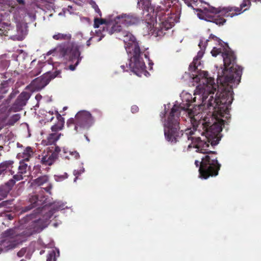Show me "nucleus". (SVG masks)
I'll return each instance as SVG.
<instances>
[{
	"instance_id": "obj_13",
	"label": "nucleus",
	"mask_w": 261,
	"mask_h": 261,
	"mask_svg": "<svg viewBox=\"0 0 261 261\" xmlns=\"http://www.w3.org/2000/svg\"><path fill=\"white\" fill-rule=\"evenodd\" d=\"M161 4V5L159 6V8L164 14H166L165 12H168L169 14H170V12L171 14H174L173 12V11L172 9L169 12V9L170 8L171 6H172L173 8H175V9H178V7L180 5L179 0H163Z\"/></svg>"
},
{
	"instance_id": "obj_34",
	"label": "nucleus",
	"mask_w": 261,
	"mask_h": 261,
	"mask_svg": "<svg viewBox=\"0 0 261 261\" xmlns=\"http://www.w3.org/2000/svg\"><path fill=\"white\" fill-rule=\"evenodd\" d=\"M139 111V108L136 105H134L131 107V112L133 113H136Z\"/></svg>"
},
{
	"instance_id": "obj_27",
	"label": "nucleus",
	"mask_w": 261,
	"mask_h": 261,
	"mask_svg": "<svg viewBox=\"0 0 261 261\" xmlns=\"http://www.w3.org/2000/svg\"><path fill=\"white\" fill-rule=\"evenodd\" d=\"M18 181L17 180H16L14 178V176H13V178L10 179L5 184V186L7 187V190L8 191H10L13 187L14 186V185L16 183V181Z\"/></svg>"
},
{
	"instance_id": "obj_1",
	"label": "nucleus",
	"mask_w": 261,
	"mask_h": 261,
	"mask_svg": "<svg viewBox=\"0 0 261 261\" xmlns=\"http://www.w3.org/2000/svg\"><path fill=\"white\" fill-rule=\"evenodd\" d=\"M174 105L165 123L164 135L166 139L176 143L181 138L191 140L196 151L205 154L201 161H195L196 167H199V176L207 179L218 175L221 165L219 163L216 151H211L208 148L217 145L220 140L219 134L222 131L224 120L221 115L212 110L210 115L202 120H197L199 113L196 110Z\"/></svg>"
},
{
	"instance_id": "obj_23",
	"label": "nucleus",
	"mask_w": 261,
	"mask_h": 261,
	"mask_svg": "<svg viewBox=\"0 0 261 261\" xmlns=\"http://www.w3.org/2000/svg\"><path fill=\"white\" fill-rule=\"evenodd\" d=\"M108 24L107 20L105 19L99 18H95L94 20V28H98L99 27L100 25H104L103 27H106V25Z\"/></svg>"
},
{
	"instance_id": "obj_25",
	"label": "nucleus",
	"mask_w": 261,
	"mask_h": 261,
	"mask_svg": "<svg viewBox=\"0 0 261 261\" xmlns=\"http://www.w3.org/2000/svg\"><path fill=\"white\" fill-rule=\"evenodd\" d=\"M64 123L65 122H62L61 121L60 122H57L51 126V129L52 132L54 133H58V131L62 129L64 127Z\"/></svg>"
},
{
	"instance_id": "obj_43",
	"label": "nucleus",
	"mask_w": 261,
	"mask_h": 261,
	"mask_svg": "<svg viewBox=\"0 0 261 261\" xmlns=\"http://www.w3.org/2000/svg\"><path fill=\"white\" fill-rule=\"evenodd\" d=\"M202 41H200V42H199V45H198L200 46V47H201V44H202Z\"/></svg>"
},
{
	"instance_id": "obj_3",
	"label": "nucleus",
	"mask_w": 261,
	"mask_h": 261,
	"mask_svg": "<svg viewBox=\"0 0 261 261\" xmlns=\"http://www.w3.org/2000/svg\"><path fill=\"white\" fill-rule=\"evenodd\" d=\"M47 198L42 195H38L35 193L29 194V201L30 205L23 208L24 212L37 207L33 213L27 215L24 218V221L29 223V226L21 232H18L16 228H10L5 230L2 234L1 246L5 248L6 251L15 248L21 243L25 239L32 234L41 232L45 227V222L40 218V214L42 209V206L46 205Z\"/></svg>"
},
{
	"instance_id": "obj_12",
	"label": "nucleus",
	"mask_w": 261,
	"mask_h": 261,
	"mask_svg": "<svg viewBox=\"0 0 261 261\" xmlns=\"http://www.w3.org/2000/svg\"><path fill=\"white\" fill-rule=\"evenodd\" d=\"M33 183L35 185L41 187L46 186L42 188L47 193H51V190L52 189V185L49 182V176L47 175H43L38 176L37 178L33 180Z\"/></svg>"
},
{
	"instance_id": "obj_46",
	"label": "nucleus",
	"mask_w": 261,
	"mask_h": 261,
	"mask_svg": "<svg viewBox=\"0 0 261 261\" xmlns=\"http://www.w3.org/2000/svg\"><path fill=\"white\" fill-rule=\"evenodd\" d=\"M3 250V249L2 247H0V252Z\"/></svg>"
},
{
	"instance_id": "obj_18",
	"label": "nucleus",
	"mask_w": 261,
	"mask_h": 261,
	"mask_svg": "<svg viewBox=\"0 0 261 261\" xmlns=\"http://www.w3.org/2000/svg\"><path fill=\"white\" fill-rule=\"evenodd\" d=\"M61 135V133H51L48 135L46 139L42 140V144L44 145L55 144L56 142L60 139Z\"/></svg>"
},
{
	"instance_id": "obj_10",
	"label": "nucleus",
	"mask_w": 261,
	"mask_h": 261,
	"mask_svg": "<svg viewBox=\"0 0 261 261\" xmlns=\"http://www.w3.org/2000/svg\"><path fill=\"white\" fill-rule=\"evenodd\" d=\"M261 2V0H243L240 7H227L229 17H232L238 15L248 10L251 5V2Z\"/></svg>"
},
{
	"instance_id": "obj_32",
	"label": "nucleus",
	"mask_w": 261,
	"mask_h": 261,
	"mask_svg": "<svg viewBox=\"0 0 261 261\" xmlns=\"http://www.w3.org/2000/svg\"><path fill=\"white\" fill-rule=\"evenodd\" d=\"M56 117L58 120V122H60V121L62 122H65L64 118L62 117L60 114L58 112H56Z\"/></svg>"
},
{
	"instance_id": "obj_45",
	"label": "nucleus",
	"mask_w": 261,
	"mask_h": 261,
	"mask_svg": "<svg viewBox=\"0 0 261 261\" xmlns=\"http://www.w3.org/2000/svg\"><path fill=\"white\" fill-rule=\"evenodd\" d=\"M138 4H140V2H141V0H138Z\"/></svg>"
},
{
	"instance_id": "obj_37",
	"label": "nucleus",
	"mask_w": 261,
	"mask_h": 261,
	"mask_svg": "<svg viewBox=\"0 0 261 261\" xmlns=\"http://www.w3.org/2000/svg\"><path fill=\"white\" fill-rule=\"evenodd\" d=\"M95 11L97 13H98L99 15L101 17V12L97 6V8L95 9Z\"/></svg>"
},
{
	"instance_id": "obj_31",
	"label": "nucleus",
	"mask_w": 261,
	"mask_h": 261,
	"mask_svg": "<svg viewBox=\"0 0 261 261\" xmlns=\"http://www.w3.org/2000/svg\"><path fill=\"white\" fill-rule=\"evenodd\" d=\"M20 118V114H16L15 115H13L11 118V120L14 123L16 122L17 121L19 120Z\"/></svg>"
},
{
	"instance_id": "obj_50",
	"label": "nucleus",
	"mask_w": 261,
	"mask_h": 261,
	"mask_svg": "<svg viewBox=\"0 0 261 261\" xmlns=\"http://www.w3.org/2000/svg\"><path fill=\"white\" fill-rule=\"evenodd\" d=\"M44 251H41L40 252V254H42V253H43Z\"/></svg>"
},
{
	"instance_id": "obj_16",
	"label": "nucleus",
	"mask_w": 261,
	"mask_h": 261,
	"mask_svg": "<svg viewBox=\"0 0 261 261\" xmlns=\"http://www.w3.org/2000/svg\"><path fill=\"white\" fill-rule=\"evenodd\" d=\"M26 161H21L19 162L18 167V172L16 174L14 175V178L17 180H20L23 179L22 174L27 173L30 169V166H28L25 162Z\"/></svg>"
},
{
	"instance_id": "obj_48",
	"label": "nucleus",
	"mask_w": 261,
	"mask_h": 261,
	"mask_svg": "<svg viewBox=\"0 0 261 261\" xmlns=\"http://www.w3.org/2000/svg\"><path fill=\"white\" fill-rule=\"evenodd\" d=\"M68 8H70V9H71V8H72V7H71V6H68Z\"/></svg>"
},
{
	"instance_id": "obj_8",
	"label": "nucleus",
	"mask_w": 261,
	"mask_h": 261,
	"mask_svg": "<svg viewBox=\"0 0 261 261\" xmlns=\"http://www.w3.org/2000/svg\"><path fill=\"white\" fill-rule=\"evenodd\" d=\"M60 52L63 57L68 58L69 60L72 62L76 61L74 65H70L69 66L70 70H74L75 69V67L82 60V57H80V52L78 46L72 43L68 42L67 44L61 46Z\"/></svg>"
},
{
	"instance_id": "obj_38",
	"label": "nucleus",
	"mask_w": 261,
	"mask_h": 261,
	"mask_svg": "<svg viewBox=\"0 0 261 261\" xmlns=\"http://www.w3.org/2000/svg\"><path fill=\"white\" fill-rule=\"evenodd\" d=\"M41 98L42 96L39 94H37L35 96V98L38 100L40 99Z\"/></svg>"
},
{
	"instance_id": "obj_17",
	"label": "nucleus",
	"mask_w": 261,
	"mask_h": 261,
	"mask_svg": "<svg viewBox=\"0 0 261 261\" xmlns=\"http://www.w3.org/2000/svg\"><path fill=\"white\" fill-rule=\"evenodd\" d=\"M128 56L129 58L128 65H127V64H126V66H125L124 65H121V68L123 69V71H128V70L129 69L131 71L134 72L136 75H137L138 76H140V74L143 73L144 72L146 71V67L145 64H144V67L142 68V69H140L139 68H138L137 66L134 67V68H133V67H132V66H130V63H132V62L130 61L131 58H130V56L128 54ZM144 63H145L144 62Z\"/></svg>"
},
{
	"instance_id": "obj_24",
	"label": "nucleus",
	"mask_w": 261,
	"mask_h": 261,
	"mask_svg": "<svg viewBox=\"0 0 261 261\" xmlns=\"http://www.w3.org/2000/svg\"><path fill=\"white\" fill-rule=\"evenodd\" d=\"M56 250H57V256H59V250L58 249L56 248V250H53L48 253L47 256L46 261H56Z\"/></svg>"
},
{
	"instance_id": "obj_49",
	"label": "nucleus",
	"mask_w": 261,
	"mask_h": 261,
	"mask_svg": "<svg viewBox=\"0 0 261 261\" xmlns=\"http://www.w3.org/2000/svg\"><path fill=\"white\" fill-rule=\"evenodd\" d=\"M51 215V214H49V216L48 217V218H50V215Z\"/></svg>"
},
{
	"instance_id": "obj_47",
	"label": "nucleus",
	"mask_w": 261,
	"mask_h": 261,
	"mask_svg": "<svg viewBox=\"0 0 261 261\" xmlns=\"http://www.w3.org/2000/svg\"><path fill=\"white\" fill-rule=\"evenodd\" d=\"M195 99H196V97H194V98H193V101H195Z\"/></svg>"
},
{
	"instance_id": "obj_39",
	"label": "nucleus",
	"mask_w": 261,
	"mask_h": 261,
	"mask_svg": "<svg viewBox=\"0 0 261 261\" xmlns=\"http://www.w3.org/2000/svg\"><path fill=\"white\" fill-rule=\"evenodd\" d=\"M17 2L21 5H24V0H16Z\"/></svg>"
},
{
	"instance_id": "obj_20",
	"label": "nucleus",
	"mask_w": 261,
	"mask_h": 261,
	"mask_svg": "<svg viewBox=\"0 0 261 261\" xmlns=\"http://www.w3.org/2000/svg\"><path fill=\"white\" fill-rule=\"evenodd\" d=\"M14 164V162L12 160H8L4 161L0 164V176L1 175H4L7 169L9 168H12V165Z\"/></svg>"
},
{
	"instance_id": "obj_35",
	"label": "nucleus",
	"mask_w": 261,
	"mask_h": 261,
	"mask_svg": "<svg viewBox=\"0 0 261 261\" xmlns=\"http://www.w3.org/2000/svg\"><path fill=\"white\" fill-rule=\"evenodd\" d=\"M185 3L188 6H191L192 5V2L193 0H183Z\"/></svg>"
},
{
	"instance_id": "obj_42",
	"label": "nucleus",
	"mask_w": 261,
	"mask_h": 261,
	"mask_svg": "<svg viewBox=\"0 0 261 261\" xmlns=\"http://www.w3.org/2000/svg\"><path fill=\"white\" fill-rule=\"evenodd\" d=\"M10 173H11V174H14V171H13L12 170H10Z\"/></svg>"
},
{
	"instance_id": "obj_9",
	"label": "nucleus",
	"mask_w": 261,
	"mask_h": 261,
	"mask_svg": "<svg viewBox=\"0 0 261 261\" xmlns=\"http://www.w3.org/2000/svg\"><path fill=\"white\" fill-rule=\"evenodd\" d=\"M60 74V70H56L54 72H46L33 80L30 84V86L34 91H40L47 86L51 80L56 77H61Z\"/></svg>"
},
{
	"instance_id": "obj_33",
	"label": "nucleus",
	"mask_w": 261,
	"mask_h": 261,
	"mask_svg": "<svg viewBox=\"0 0 261 261\" xmlns=\"http://www.w3.org/2000/svg\"><path fill=\"white\" fill-rule=\"evenodd\" d=\"M25 252H26V249L24 248H23L17 252V254L18 257H22L24 255Z\"/></svg>"
},
{
	"instance_id": "obj_22",
	"label": "nucleus",
	"mask_w": 261,
	"mask_h": 261,
	"mask_svg": "<svg viewBox=\"0 0 261 261\" xmlns=\"http://www.w3.org/2000/svg\"><path fill=\"white\" fill-rule=\"evenodd\" d=\"M53 38L57 40H67L69 41L71 39V36L70 34H63L61 33H58L53 36Z\"/></svg>"
},
{
	"instance_id": "obj_6",
	"label": "nucleus",
	"mask_w": 261,
	"mask_h": 261,
	"mask_svg": "<svg viewBox=\"0 0 261 261\" xmlns=\"http://www.w3.org/2000/svg\"><path fill=\"white\" fill-rule=\"evenodd\" d=\"M94 123V119L91 114L88 111L83 110L77 112L74 118L68 119L67 125L69 128L73 129L76 133H78L88 130Z\"/></svg>"
},
{
	"instance_id": "obj_51",
	"label": "nucleus",
	"mask_w": 261,
	"mask_h": 261,
	"mask_svg": "<svg viewBox=\"0 0 261 261\" xmlns=\"http://www.w3.org/2000/svg\"><path fill=\"white\" fill-rule=\"evenodd\" d=\"M194 68L195 69L196 68V67L195 66H194Z\"/></svg>"
},
{
	"instance_id": "obj_41",
	"label": "nucleus",
	"mask_w": 261,
	"mask_h": 261,
	"mask_svg": "<svg viewBox=\"0 0 261 261\" xmlns=\"http://www.w3.org/2000/svg\"><path fill=\"white\" fill-rule=\"evenodd\" d=\"M84 137H85V139H86V140H87L88 142H90V139H89V138L88 137V136H87L86 135H84Z\"/></svg>"
},
{
	"instance_id": "obj_26",
	"label": "nucleus",
	"mask_w": 261,
	"mask_h": 261,
	"mask_svg": "<svg viewBox=\"0 0 261 261\" xmlns=\"http://www.w3.org/2000/svg\"><path fill=\"white\" fill-rule=\"evenodd\" d=\"M48 150L51 151V153H53L54 155H56V159H58V156L59 154L61 152V149L58 146H55V147L52 146L51 147L47 148Z\"/></svg>"
},
{
	"instance_id": "obj_7",
	"label": "nucleus",
	"mask_w": 261,
	"mask_h": 261,
	"mask_svg": "<svg viewBox=\"0 0 261 261\" xmlns=\"http://www.w3.org/2000/svg\"><path fill=\"white\" fill-rule=\"evenodd\" d=\"M227 11V7L216 8L208 6L200 10L198 15L199 18L201 19L222 25L226 21L224 17H229Z\"/></svg>"
},
{
	"instance_id": "obj_30",
	"label": "nucleus",
	"mask_w": 261,
	"mask_h": 261,
	"mask_svg": "<svg viewBox=\"0 0 261 261\" xmlns=\"http://www.w3.org/2000/svg\"><path fill=\"white\" fill-rule=\"evenodd\" d=\"M54 113L53 112H49L47 114L45 115V119L48 122H51L53 121V120L54 118V117L53 116Z\"/></svg>"
},
{
	"instance_id": "obj_15",
	"label": "nucleus",
	"mask_w": 261,
	"mask_h": 261,
	"mask_svg": "<svg viewBox=\"0 0 261 261\" xmlns=\"http://www.w3.org/2000/svg\"><path fill=\"white\" fill-rule=\"evenodd\" d=\"M41 163L45 166H51L57 160L56 155L47 148L46 151L43 152L41 155Z\"/></svg>"
},
{
	"instance_id": "obj_11",
	"label": "nucleus",
	"mask_w": 261,
	"mask_h": 261,
	"mask_svg": "<svg viewBox=\"0 0 261 261\" xmlns=\"http://www.w3.org/2000/svg\"><path fill=\"white\" fill-rule=\"evenodd\" d=\"M117 19L126 27L137 24L141 21V19L138 16L132 13L122 14L118 16Z\"/></svg>"
},
{
	"instance_id": "obj_29",
	"label": "nucleus",
	"mask_w": 261,
	"mask_h": 261,
	"mask_svg": "<svg viewBox=\"0 0 261 261\" xmlns=\"http://www.w3.org/2000/svg\"><path fill=\"white\" fill-rule=\"evenodd\" d=\"M210 39H213L217 42H218L219 45H222L223 41L220 39H219L218 37L216 36L215 35L213 34H211L209 37Z\"/></svg>"
},
{
	"instance_id": "obj_2",
	"label": "nucleus",
	"mask_w": 261,
	"mask_h": 261,
	"mask_svg": "<svg viewBox=\"0 0 261 261\" xmlns=\"http://www.w3.org/2000/svg\"><path fill=\"white\" fill-rule=\"evenodd\" d=\"M223 47H214L211 51L212 55L216 57L222 54L224 69L222 75H218V86L214 82V79L208 77V72L202 71L194 78L196 82L199 80L200 83L196 87L194 95H200L202 104L208 109L216 110L220 115L226 113L233 100L232 88L229 84L240 82L243 68L236 64V57L231 50L227 43L223 42Z\"/></svg>"
},
{
	"instance_id": "obj_4",
	"label": "nucleus",
	"mask_w": 261,
	"mask_h": 261,
	"mask_svg": "<svg viewBox=\"0 0 261 261\" xmlns=\"http://www.w3.org/2000/svg\"><path fill=\"white\" fill-rule=\"evenodd\" d=\"M121 23L117 21L115 23L109 22L106 27H102L103 36L106 34H116V37L120 40H123L125 44L126 51L130 57V66L134 68L138 67L140 69L144 67V63L143 57L148 58V55L144 51H141L139 43L135 36L129 32L123 29L120 24Z\"/></svg>"
},
{
	"instance_id": "obj_5",
	"label": "nucleus",
	"mask_w": 261,
	"mask_h": 261,
	"mask_svg": "<svg viewBox=\"0 0 261 261\" xmlns=\"http://www.w3.org/2000/svg\"><path fill=\"white\" fill-rule=\"evenodd\" d=\"M162 11H159L156 16L155 25L154 19L152 18L149 21L143 22L145 30L148 34H151L156 37H162L166 34V31L178 22V18L175 14H163Z\"/></svg>"
},
{
	"instance_id": "obj_36",
	"label": "nucleus",
	"mask_w": 261,
	"mask_h": 261,
	"mask_svg": "<svg viewBox=\"0 0 261 261\" xmlns=\"http://www.w3.org/2000/svg\"><path fill=\"white\" fill-rule=\"evenodd\" d=\"M8 83V81H4L2 83V86L3 88H5V87H6L7 86Z\"/></svg>"
},
{
	"instance_id": "obj_28",
	"label": "nucleus",
	"mask_w": 261,
	"mask_h": 261,
	"mask_svg": "<svg viewBox=\"0 0 261 261\" xmlns=\"http://www.w3.org/2000/svg\"><path fill=\"white\" fill-rule=\"evenodd\" d=\"M40 173H41V166L39 165L34 166L33 169L32 171V176L36 177Z\"/></svg>"
},
{
	"instance_id": "obj_44",
	"label": "nucleus",
	"mask_w": 261,
	"mask_h": 261,
	"mask_svg": "<svg viewBox=\"0 0 261 261\" xmlns=\"http://www.w3.org/2000/svg\"><path fill=\"white\" fill-rule=\"evenodd\" d=\"M41 72L40 71H39L36 74H35V75H38V74H39Z\"/></svg>"
},
{
	"instance_id": "obj_19",
	"label": "nucleus",
	"mask_w": 261,
	"mask_h": 261,
	"mask_svg": "<svg viewBox=\"0 0 261 261\" xmlns=\"http://www.w3.org/2000/svg\"><path fill=\"white\" fill-rule=\"evenodd\" d=\"M60 155L63 158L68 159V160L70 159L69 155L73 156L75 159H77L80 157V154L76 151H71L65 147H63Z\"/></svg>"
},
{
	"instance_id": "obj_40",
	"label": "nucleus",
	"mask_w": 261,
	"mask_h": 261,
	"mask_svg": "<svg viewBox=\"0 0 261 261\" xmlns=\"http://www.w3.org/2000/svg\"><path fill=\"white\" fill-rule=\"evenodd\" d=\"M92 39V38L91 37L88 40H87V42H86V45L87 46H89L91 44V40Z\"/></svg>"
},
{
	"instance_id": "obj_21",
	"label": "nucleus",
	"mask_w": 261,
	"mask_h": 261,
	"mask_svg": "<svg viewBox=\"0 0 261 261\" xmlns=\"http://www.w3.org/2000/svg\"><path fill=\"white\" fill-rule=\"evenodd\" d=\"M33 154L34 151L32 148L30 146L27 147L22 153V158H23L22 161L28 162L30 158L33 156Z\"/></svg>"
},
{
	"instance_id": "obj_14",
	"label": "nucleus",
	"mask_w": 261,
	"mask_h": 261,
	"mask_svg": "<svg viewBox=\"0 0 261 261\" xmlns=\"http://www.w3.org/2000/svg\"><path fill=\"white\" fill-rule=\"evenodd\" d=\"M30 97V94L29 93L27 92H22L21 93L16 99L13 106V109H14V111L16 112L21 110L22 107L26 105Z\"/></svg>"
}]
</instances>
